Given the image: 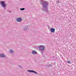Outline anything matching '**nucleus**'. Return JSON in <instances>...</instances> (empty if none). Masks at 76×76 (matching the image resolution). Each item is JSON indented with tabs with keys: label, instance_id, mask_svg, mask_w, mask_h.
Returning a JSON list of instances; mask_svg holds the SVG:
<instances>
[{
	"label": "nucleus",
	"instance_id": "1",
	"mask_svg": "<svg viewBox=\"0 0 76 76\" xmlns=\"http://www.w3.org/2000/svg\"><path fill=\"white\" fill-rule=\"evenodd\" d=\"M40 4L42 5L43 11L44 12L48 13V3L47 2H45L42 0L40 1Z\"/></svg>",
	"mask_w": 76,
	"mask_h": 76
},
{
	"label": "nucleus",
	"instance_id": "2",
	"mask_svg": "<svg viewBox=\"0 0 76 76\" xmlns=\"http://www.w3.org/2000/svg\"><path fill=\"white\" fill-rule=\"evenodd\" d=\"M0 4L2 7H6V4L5 3V2L4 1H0Z\"/></svg>",
	"mask_w": 76,
	"mask_h": 76
},
{
	"label": "nucleus",
	"instance_id": "3",
	"mask_svg": "<svg viewBox=\"0 0 76 76\" xmlns=\"http://www.w3.org/2000/svg\"><path fill=\"white\" fill-rule=\"evenodd\" d=\"M40 50L43 51L44 50V49H45V47L43 45H40L39 46H38Z\"/></svg>",
	"mask_w": 76,
	"mask_h": 76
},
{
	"label": "nucleus",
	"instance_id": "4",
	"mask_svg": "<svg viewBox=\"0 0 76 76\" xmlns=\"http://www.w3.org/2000/svg\"><path fill=\"white\" fill-rule=\"evenodd\" d=\"M16 20L17 22H22V18H18L16 19Z\"/></svg>",
	"mask_w": 76,
	"mask_h": 76
},
{
	"label": "nucleus",
	"instance_id": "5",
	"mask_svg": "<svg viewBox=\"0 0 76 76\" xmlns=\"http://www.w3.org/2000/svg\"><path fill=\"white\" fill-rule=\"evenodd\" d=\"M28 72H29V73H34L37 75L38 74V73L37 72L33 70H28Z\"/></svg>",
	"mask_w": 76,
	"mask_h": 76
},
{
	"label": "nucleus",
	"instance_id": "6",
	"mask_svg": "<svg viewBox=\"0 0 76 76\" xmlns=\"http://www.w3.org/2000/svg\"><path fill=\"white\" fill-rule=\"evenodd\" d=\"M50 31L52 33H54L55 32V28H51L50 30Z\"/></svg>",
	"mask_w": 76,
	"mask_h": 76
},
{
	"label": "nucleus",
	"instance_id": "7",
	"mask_svg": "<svg viewBox=\"0 0 76 76\" xmlns=\"http://www.w3.org/2000/svg\"><path fill=\"white\" fill-rule=\"evenodd\" d=\"M6 56L5 55H4V54L3 53H1L0 54V57H1V58H4V57H5Z\"/></svg>",
	"mask_w": 76,
	"mask_h": 76
},
{
	"label": "nucleus",
	"instance_id": "8",
	"mask_svg": "<svg viewBox=\"0 0 76 76\" xmlns=\"http://www.w3.org/2000/svg\"><path fill=\"white\" fill-rule=\"evenodd\" d=\"M32 54H37V52L34 50L32 51Z\"/></svg>",
	"mask_w": 76,
	"mask_h": 76
},
{
	"label": "nucleus",
	"instance_id": "9",
	"mask_svg": "<svg viewBox=\"0 0 76 76\" xmlns=\"http://www.w3.org/2000/svg\"><path fill=\"white\" fill-rule=\"evenodd\" d=\"M28 26H26L24 28L23 30L24 31H26L27 30V28H28Z\"/></svg>",
	"mask_w": 76,
	"mask_h": 76
},
{
	"label": "nucleus",
	"instance_id": "10",
	"mask_svg": "<svg viewBox=\"0 0 76 76\" xmlns=\"http://www.w3.org/2000/svg\"><path fill=\"white\" fill-rule=\"evenodd\" d=\"M25 8H20V10H21V11H23V10H25Z\"/></svg>",
	"mask_w": 76,
	"mask_h": 76
},
{
	"label": "nucleus",
	"instance_id": "11",
	"mask_svg": "<svg viewBox=\"0 0 76 76\" xmlns=\"http://www.w3.org/2000/svg\"><path fill=\"white\" fill-rule=\"evenodd\" d=\"M50 65H51L50 64L49 65H46V67H50Z\"/></svg>",
	"mask_w": 76,
	"mask_h": 76
},
{
	"label": "nucleus",
	"instance_id": "12",
	"mask_svg": "<svg viewBox=\"0 0 76 76\" xmlns=\"http://www.w3.org/2000/svg\"><path fill=\"white\" fill-rule=\"evenodd\" d=\"M61 3V1H58L57 2V4H58V3Z\"/></svg>",
	"mask_w": 76,
	"mask_h": 76
},
{
	"label": "nucleus",
	"instance_id": "13",
	"mask_svg": "<svg viewBox=\"0 0 76 76\" xmlns=\"http://www.w3.org/2000/svg\"><path fill=\"white\" fill-rule=\"evenodd\" d=\"M10 53H13V51L12 50H10Z\"/></svg>",
	"mask_w": 76,
	"mask_h": 76
},
{
	"label": "nucleus",
	"instance_id": "14",
	"mask_svg": "<svg viewBox=\"0 0 76 76\" xmlns=\"http://www.w3.org/2000/svg\"><path fill=\"white\" fill-rule=\"evenodd\" d=\"M67 62L68 63H69L70 64H71V62H70V61H67Z\"/></svg>",
	"mask_w": 76,
	"mask_h": 76
},
{
	"label": "nucleus",
	"instance_id": "15",
	"mask_svg": "<svg viewBox=\"0 0 76 76\" xmlns=\"http://www.w3.org/2000/svg\"><path fill=\"white\" fill-rule=\"evenodd\" d=\"M18 67H20V68H22V66H21L20 65H18Z\"/></svg>",
	"mask_w": 76,
	"mask_h": 76
},
{
	"label": "nucleus",
	"instance_id": "16",
	"mask_svg": "<svg viewBox=\"0 0 76 76\" xmlns=\"http://www.w3.org/2000/svg\"><path fill=\"white\" fill-rule=\"evenodd\" d=\"M48 28H50V27H48Z\"/></svg>",
	"mask_w": 76,
	"mask_h": 76
},
{
	"label": "nucleus",
	"instance_id": "17",
	"mask_svg": "<svg viewBox=\"0 0 76 76\" xmlns=\"http://www.w3.org/2000/svg\"><path fill=\"white\" fill-rule=\"evenodd\" d=\"M10 12H10H11V11Z\"/></svg>",
	"mask_w": 76,
	"mask_h": 76
}]
</instances>
